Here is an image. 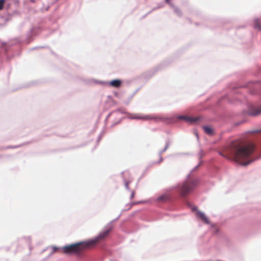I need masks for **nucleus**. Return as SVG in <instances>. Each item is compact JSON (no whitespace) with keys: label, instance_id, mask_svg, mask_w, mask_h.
Segmentation results:
<instances>
[{"label":"nucleus","instance_id":"nucleus-1","mask_svg":"<svg viewBox=\"0 0 261 261\" xmlns=\"http://www.w3.org/2000/svg\"><path fill=\"white\" fill-rule=\"evenodd\" d=\"M203 153V151L201 150L199 153V163L187 175L186 179L182 183H178L176 187L173 188L174 190L171 194H163L156 198L155 203L159 207L165 210H173L180 199H186L189 195L194 193L198 186L199 180L196 178H190V176L200 165Z\"/></svg>","mask_w":261,"mask_h":261},{"label":"nucleus","instance_id":"nucleus-2","mask_svg":"<svg viewBox=\"0 0 261 261\" xmlns=\"http://www.w3.org/2000/svg\"><path fill=\"white\" fill-rule=\"evenodd\" d=\"M41 26H32L26 33L25 39L20 40L14 38L7 42H2V49L8 60H10L15 56L20 55L21 46L24 44H29L33 41L35 38L42 31Z\"/></svg>","mask_w":261,"mask_h":261},{"label":"nucleus","instance_id":"nucleus-3","mask_svg":"<svg viewBox=\"0 0 261 261\" xmlns=\"http://www.w3.org/2000/svg\"><path fill=\"white\" fill-rule=\"evenodd\" d=\"M109 233V230L101 231L94 238L86 240L83 241L77 242L70 244H66L62 247V250L66 254L77 253L81 250V245H83L87 247L95 243L98 240L103 238Z\"/></svg>","mask_w":261,"mask_h":261},{"label":"nucleus","instance_id":"nucleus-4","mask_svg":"<svg viewBox=\"0 0 261 261\" xmlns=\"http://www.w3.org/2000/svg\"><path fill=\"white\" fill-rule=\"evenodd\" d=\"M245 97L241 89L233 87L228 90V91L222 96L217 98L214 104L217 108H221L223 102H227L231 104H234L237 102H241L243 98Z\"/></svg>","mask_w":261,"mask_h":261},{"label":"nucleus","instance_id":"nucleus-5","mask_svg":"<svg viewBox=\"0 0 261 261\" xmlns=\"http://www.w3.org/2000/svg\"><path fill=\"white\" fill-rule=\"evenodd\" d=\"M195 216L197 219L201 220L206 224L210 225L211 229L213 230V234L216 236L220 240L225 243L227 245L229 243L230 240L228 237L221 231L220 227L216 224L211 222L209 218L203 212L201 211H197Z\"/></svg>","mask_w":261,"mask_h":261},{"label":"nucleus","instance_id":"nucleus-6","mask_svg":"<svg viewBox=\"0 0 261 261\" xmlns=\"http://www.w3.org/2000/svg\"><path fill=\"white\" fill-rule=\"evenodd\" d=\"M255 151V147L252 145L241 147L235 153L234 158L238 161L243 160L251 156Z\"/></svg>","mask_w":261,"mask_h":261},{"label":"nucleus","instance_id":"nucleus-7","mask_svg":"<svg viewBox=\"0 0 261 261\" xmlns=\"http://www.w3.org/2000/svg\"><path fill=\"white\" fill-rule=\"evenodd\" d=\"M172 61V60L168 59L163 61L161 64L142 74L141 78L146 81H148L156 72L167 66Z\"/></svg>","mask_w":261,"mask_h":261},{"label":"nucleus","instance_id":"nucleus-8","mask_svg":"<svg viewBox=\"0 0 261 261\" xmlns=\"http://www.w3.org/2000/svg\"><path fill=\"white\" fill-rule=\"evenodd\" d=\"M186 115L174 114L171 116L162 115H158V122H162L167 125L173 124L177 122V119L185 120Z\"/></svg>","mask_w":261,"mask_h":261},{"label":"nucleus","instance_id":"nucleus-9","mask_svg":"<svg viewBox=\"0 0 261 261\" xmlns=\"http://www.w3.org/2000/svg\"><path fill=\"white\" fill-rule=\"evenodd\" d=\"M125 119L130 120H153L155 122H158V115H144L139 113H130L126 116H124Z\"/></svg>","mask_w":261,"mask_h":261},{"label":"nucleus","instance_id":"nucleus-10","mask_svg":"<svg viewBox=\"0 0 261 261\" xmlns=\"http://www.w3.org/2000/svg\"><path fill=\"white\" fill-rule=\"evenodd\" d=\"M128 219L123 220L120 224V227L123 231L130 233L137 231L139 229V226L137 223H130L126 224Z\"/></svg>","mask_w":261,"mask_h":261},{"label":"nucleus","instance_id":"nucleus-11","mask_svg":"<svg viewBox=\"0 0 261 261\" xmlns=\"http://www.w3.org/2000/svg\"><path fill=\"white\" fill-rule=\"evenodd\" d=\"M247 110L245 114L251 116H256L261 114V109H257L258 105L250 101L247 102Z\"/></svg>","mask_w":261,"mask_h":261},{"label":"nucleus","instance_id":"nucleus-12","mask_svg":"<svg viewBox=\"0 0 261 261\" xmlns=\"http://www.w3.org/2000/svg\"><path fill=\"white\" fill-rule=\"evenodd\" d=\"M123 81L120 79H115L109 81H102V86H109L111 87L119 88L122 84Z\"/></svg>","mask_w":261,"mask_h":261},{"label":"nucleus","instance_id":"nucleus-13","mask_svg":"<svg viewBox=\"0 0 261 261\" xmlns=\"http://www.w3.org/2000/svg\"><path fill=\"white\" fill-rule=\"evenodd\" d=\"M127 209H125L123 208L121 210V213L118 216V217L117 218H116L115 219L112 220V221H111L105 227V228L101 230V231H104V230H109V232L110 231V230L112 229V228H113V225L112 224L113 223H114L115 222H116V221H117L119 218L122 216V213L123 212H125V211H128L129 210H130L132 207V205L130 203H128L126 205H125V207H127Z\"/></svg>","mask_w":261,"mask_h":261},{"label":"nucleus","instance_id":"nucleus-14","mask_svg":"<svg viewBox=\"0 0 261 261\" xmlns=\"http://www.w3.org/2000/svg\"><path fill=\"white\" fill-rule=\"evenodd\" d=\"M82 81L84 83V84L89 86L102 85V81L94 78H83Z\"/></svg>","mask_w":261,"mask_h":261},{"label":"nucleus","instance_id":"nucleus-15","mask_svg":"<svg viewBox=\"0 0 261 261\" xmlns=\"http://www.w3.org/2000/svg\"><path fill=\"white\" fill-rule=\"evenodd\" d=\"M187 122H189V124H194L198 122H200L203 120L202 117L198 116L195 117H192L189 116H186L185 117V120Z\"/></svg>","mask_w":261,"mask_h":261},{"label":"nucleus","instance_id":"nucleus-16","mask_svg":"<svg viewBox=\"0 0 261 261\" xmlns=\"http://www.w3.org/2000/svg\"><path fill=\"white\" fill-rule=\"evenodd\" d=\"M202 127L204 133L208 136H213L216 134L214 128L210 125H203Z\"/></svg>","mask_w":261,"mask_h":261},{"label":"nucleus","instance_id":"nucleus-17","mask_svg":"<svg viewBox=\"0 0 261 261\" xmlns=\"http://www.w3.org/2000/svg\"><path fill=\"white\" fill-rule=\"evenodd\" d=\"M20 13L17 10H13L12 12H8L7 17L5 19L6 21L10 20L13 16L19 15Z\"/></svg>","mask_w":261,"mask_h":261},{"label":"nucleus","instance_id":"nucleus-18","mask_svg":"<svg viewBox=\"0 0 261 261\" xmlns=\"http://www.w3.org/2000/svg\"><path fill=\"white\" fill-rule=\"evenodd\" d=\"M253 28L254 29L261 31V23L260 22L259 18H255L253 20Z\"/></svg>","mask_w":261,"mask_h":261},{"label":"nucleus","instance_id":"nucleus-19","mask_svg":"<svg viewBox=\"0 0 261 261\" xmlns=\"http://www.w3.org/2000/svg\"><path fill=\"white\" fill-rule=\"evenodd\" d=\"M141 89V87H139L138 88H137L135 91L130 96L128 97L127 99L124 101L123 103L126 106H128L129 104V102L130 101V100H132V99L133 98V97L135 95V94Z\"/></svg>","mask_w":261,"mask_h":261},{"label":"nucleus","instance_id":"nucleus-20","mask_svg":"<svg viewBox=\"0 0 261 261\" xmlns=\"http://www.w3.org/2000/svg\"><path fill=\"white\" fill-rule=\"evenodd\" d=\"M171 8H173V11L176 15H177L179 17L182 16V11L179 7L176 6L174 5V7H172Z\"/></svg>","mask_w":261,"mask_h":261},{"label":"nucleus","instance_id":"nucleus-21","mask_svg":"<svg viewBox=\"0 0 261 261\" xmlns=\"http://www.w3.org/2000/svg\"><path fill=\"white\" fill-rule=\"evenodd\" d=\"M169 146H170V141H169V140H167L166 141V144H165V147H163V149L159 152V153H158L159 156L162 155V154L167 150V149L169 148Z\"/></svg>","mask_w":261,"mask_h":261},{"label":"nucleus","instance_id":"nucleus-22","mask_svg":"<svg viewBox=\"0 0 261 261\" xmlns=\"http://www.w3.org/2000/svg\"><path fill=\"white\" fill-rule=\"evenodd\" d=\"M118 112L122 114H125L127 115L128 114H130V113H129V112H127L126 111H125V108H123V109L122 108H118L114 111V112Z\"/></svg>","mask_w":261,"mask_h":261},{"label":"nucleus","instance_id":"nucleus-23","mask_svg":"<svg viewBox=\"0 0 261 261\" xmlns=\"http://www.w3.org/2000/svg\"><path fill=\"white\" fill-rule=\"evenodd\" d=\"M123 180L124 181V186H125V189L128 191H131V190L129 187V184H130V181H127L125 179V177L123 176Z\"/></svg>","mask_w":261,"mask_h":261},{"label":"nucleus","instance_id":"nucleus-24","mask_svg":"<svg viewBox=\"0 0 261 261\" xmlns=\"http://www.w3.org/2000/svg\"><path fill=\"white\" fill-rule=\"evenodd\" d=\"M105 132H106V131L104 129L101 130V132H100V133L99 134V136H98V137L97 138V140H96L97 144H98L99 142L100 141L102 137L105 135Z\"/></svg>","mask_w":261,"mask_h":261},{"label":"nucleus","instance_id":"nucleus-25","mask_svg":"<svg viewBox=\"0 0 261 261\" xmlns=\"http://www.w3.org/2000/svg\"><path fill=\"white\" fill-rule=\"evenodd\" d=\"M22 146H23L22 144H19L18 145H8V146H5V148L6 149H15V148H19Z\"/></svg>","mask_w":261,"mask_h":261},{"label":"nucleus","instance_id":"nucleus-26","mask_svg":"<svg viewBox=\"0 0 261 261\" xmlns=\"http://www.w3.org/2000/svg\"><path fill=\"white\" fill-rule=\"evenodd\" d=\"M255 160V159H250L246 162L243 163L241 165L243 166H247L250 165V164H251Z\"/></svg>","mask_w":261,"mask_h":261},{"label":"nucleus","instance_id":"nucleus-27","mask_svg":"<svg viewBox=\"0 0 261 261\" xmlns=\"http://www.w3.org/2000/svg\"><path fill=\"white\" fill-rule=\"evenodd\" d=\"M125 119V117H121V118L120 119H119L118 121H116L115 123H113V124L111 125V127H114V126H115V125H117V124H119V123H120L122 122V121L123 119Z\"/></svg>","mask_w":261,"mask_h":261},{"label":"nucleus","instance_id":"nucleus-28","mask_svg":"<svg viewBox=\"0 0 261 261\" xmlns=\"http://www.w3.org/2000/svg\"><path fill=\"white\" fill-rule=\"evenodd\" d=\"M47 47H48V46L47 45L36 46L31 48L30 49V51H32V50H35V49H40V48H47Z\"/></svg>","mask_w":261,"mask_h":261},{"label":"nucleus","instance_id":"nucleus-29","mask_svg":"<svg viewBox=\"0 0 261 261\" xmlns=\"http://www.w3.org/2000/svg\"><path fill=\"white\" fill-rule=\"evenodd\" d=\"M164 6V4L163 2L159 3L158 4V6L156 7H154L152 9V11H154L156 9L163 8Z\"/></svg>","mask_w":261,"mask_h":261},{"label":"nucleus","instance_id":"nucleus-30","mask_svg":"<svg viewBox=\"0 0 261 261\" xmlns=\"http://www.w3.org/2000/svg\"><path fill=\"white\" fill-rule=\"evenodd\" d=\"M62 247H58L56 246H52V251L51 252V254H53L55 251L57 250H62Z\"/></svg>","mask_w":261,"mask_h":261},{"label":"nucleus","instance_id":"nucleus-31","mask_svg":"<svg viewBox=\"0 0 261 261\" xmlns=\"http://www.w3.org/2000/svg\"><path fill=\"white\" fill-rule=\"evenodd\" d=\"M165 3L169 5V6L171 8L172 7H174V4L172 3V0H164Z\"/></svg>","mask_w":261,"mask_h":261},{"label":"nucleus","instance_id":"nucleus-32","mask_svg":"<svg viewBox=\"0 0 261 261\" xmlns=\"http://www.w3.org/2000/svg\"><path fill=\"white\" fill-rule=\"evenodd\" d=\"M7 0H0V10L4 8V4Z\"/></svg>","mask_w":261,"mask_h":261},{"label":"nucleus","instance_id":"nucleus-33","mask_svg":"<svg viewBox=\"0 0 261 261\" xmlns=\"http://www.w3.org/2000/svg\"><path fill=\"white\" fill-rule=\"evenodd\" d=\"M159 160L157 161L153 162V164H159L164 161V158H163L161 155L159 156Z\"/></svg>","mask_w":261,"mask_h":261},{"label":"nucleus","instance_id":"nucleus-34","mask_svg":"<svg viewBox=\"0 0 261 261\" xmlns=\"http://www.w3.org/2000/svg\"><path fill=\"white\" fill-rule=\"evenodd\" d=\"M146 202L145 200H140V201H137V202H132L130 203L131 205H134V204H138V203H145Z\"/></svg>","mask_w":261,"mask_h":261},{"label":"nucleus","instance_id":"nucleus-35","mask_svg":"<svg viewBox=\"0 0 261 261\" xmlns=\"http://www.w3.org/2000/svg\"><path fill=\"white\" fill-rule=\"evenodd\" d=\"M11 4L8 3L6 1L5 4H4V8H5L7 10L9 9L10 8Z\"/></svg>","mask_w":261,"mask_h":261},{"label":"nucleus","instance_id":"nucleus-36","mask_svg":"<svg viewBox=\"0 0 261 261\" xmlns=\"http://www.w3.org/2000/svg\"><path fill=\"white\" fill-rule=\"evenodd\" d=\"M114 113V111L113 112H111L110 113H109L108 115L106 116V118H105V121L106 123H107V122L108 121L109 118L110 117V116H111V115Z\"/></svg>","mask_w":261,"mask_h":261},{"label":"nucleus","instance_id":"nucleus-37","mask_svg":"<svg viewBox=\"0 0 261 261\" xmlns=\"http://www.w3.org/2000/svg\"><path fill=\"white\" fill-rule=\"evenodd\" d=\"M113 94L115 95V97L117 98L120 99L121 98V95L117 91H114Z\"/></svg>","mask_w":261,"mask_h":261},{"label":"nucleus","instance_id":"nucleus-38","mask_svg":"<svg viewBox=\"0 0 261 261\" xmlns=\"http://www.w3.org/2000/svg\"><path fill=\"white\" fill-rule=\"evenodd\" d=\"M130 192V199H133L135 196V192L134 191L131 190V191H129Z\"/></svg>","mask_w":261,"mask_h":261},{"label":"nucleus","instance_id":"nucleus-39","mask_svg":"<svg viewBox=\"0 0 261 261\" xmlns=\"http://www.w3.org/2000/svg\"><path fill=\"white\" fill-rule=\"evenodd\" d=\"M192 211H195V212H196V213L197 212V211H200V210L198 208V207H197V206H194L192 207Z\"/></svg>","mask_w":261,"mask_h":261},{"label":"nucleus","instance_id":"nucleus-40","mask_svg":"<svg viewBox=\"0 0 261 261\" xmlns=\"http://www.w3.org/2000/svg\"><path fill=\"white\" fill-rule=\"evenodd\" d=\"M154 164H153V162L152 163H150L148 166L147 167H146V170H148L149 168H151V167H152Z\"/></svg>","mask_w":261,"mask_h":261},{"label":"nucleus","instance_id":"nucleus-41","mask_svg":"<svg viewBox=\"0 0 261 261\" xmlns=\"http://www.w3.org/2000/svg\"><path fill=\"white\" fill-rule=\"evenodd\" d=\"M13 3L16 5V6H18L19 4V0H13Z\"/></svg>","mask_w":261,"mask_h":261},{"label":"nucleus","instance_id":"nucleus-42","mask_svg":"<svg viewBox=\"0 0 261 261\" xmlns=\"http://www.w3.org/2000/svg\"><path fill=\"white\" fill-rule=\"evenodd\" d=\"M243 122H244L243 121H240L236 122L235 124L236 126H239V125L242 124Z\"/></svg>","mask_w":261,"mask_h":261},{"label":"nucleus","instance_id":"nucleus-43","mask_svg":"<svg viewBox=\"0 0 261 261\" xmlns=\"http://www.w3.org/2000/svg\"><path fill=\"white\" fill-rule=\"evenodd\" d=\"M58 1H59V0H55L54 2H53L51 3V5H54V4L57 3Z\"/></svg>","mask_w":261,"mask_h":261},{"label":"nucleus","instance_id":"nucleus-44","mask_svg":"<svg viewBox=\"0 0 261 261\" xmlns=\"http://www.w3.org/2000/svg\"><path fill=\"white\" fill-rule=\"evenodd\" d=\"M50 7V5L47 6L46 7V8L45 9V11H48Z\"/></svg>","mask_w":261,"mask_h":261},{"label":"nucleus","instance_id":"nucleus-45","mask_svg":"<svg viewBox=\"0 0 261 261\" xmlns=\"http://www.w3.org/2000/svg\"><path fill=\"white\" fill-rule=\"evenodd\" d=\"M124 171H122V172H121V177H122V179H123V177H124V175H123V174H124Z\"/></svg>","mask_w":261,"mask_h":261},{"label":"nucleus","instance_id":"nucleus-46","mask_svg":"<svg viewBox=\"0 0 261 261\" xmlns=\"http://www.w3.org/2000/svg\"><path fill=\"white\" fill-rule=\"evenodd\" d=\"M195 136H196V137H197V139H198V137H198V133H197V132H196L195 133Z\"/></svg>","mask_w":261,"mask_h":261},{"label":"nucleus","instance_id":"nucleus-47","mask_svg":"<svg viewBox=\"0 0 261 261\" xmlns=\"http://www.w3.org/2000/svg\"><path fill=\"white\" fill-rule=\"evenodd\" d=\"M259 131H260V129H255V130H253V132L256 133V132H259Z\"/></svg>","mask_w":261,"mask_h":261},{"label":"nucleus","instance_id":"nucleus-48","mask_svg":"<svg viewBox=\"0 0 261 261\" xmlns=\"http://www.w3.org/2000/svg\"><path fill=\"white\" fill-rule=\"evenodd\" d=\"M6 149V148H5V147H4V146L0 147V150H3V149Z\"/></svg>","mask_w":261,"mask_h":261},{"label":"nucleus","instance_id":"nucleus-49","mask_svg":"<svg viewBox=\"0 0 261 261\" xmlns=\"http://www.w3.org/2000/svg\"><path fill=\"white\" fill-rule=\"evenodd\" d=\"M143 174L141 175V177L139 178L137 184L139 182L140 180L141 179V178L143 177Z\"/></svg>","mask_w":261,"mask_h":261},{"label":"nucleus","instance_id":"nucleus-50","mask_svg":"<svg viewBox=\"0 0 261 261\" xmlns=\"http://www.w3.org/2000/svg\"><path fill=\"white\" fill-rule=\"evenodd\" d=\"M153 11H152V9H151L150 11H148V13H147V14H148H148H150V13H151L152 12H153Z\"/></svg>","mask_w":261,"mask_h":261},{"label":"nucleus","instance_id":"nucleus-51","mask_svg":"<svg viewBox=\"0 0 261 261\" xmlns=\"http://www.w3.org/2000/svg\"><path fill=\"white\" fill-rule=\"evenodd\" d=\"M108 98L109 99H111V98H112V96L111 95H109V96H108Z\"/></svg>","mask_w":261,"mask_h":261},{"label":"nucleus","instance_id":"nucleus-52","mask_svg":"<svg viewBox=\"0 0 261 261\" xmlns=\"http://www.w3.org/2000/svg\"><path fill=\"white\" fill-rule=\"evenodd\" d=\"M147 15H148V14H147V13H146V14H145V15L142 17V18H145V17H146Z\"/></svg>","mask_w":261,"mask_h":261},{"label":"nucleus","instance_id":"nucleus-53","mask_svg":"<svg viewBox=\"0 0 261 261\" xmlns=\"http://www.w3.org/2000/svg\"><path fill=\"white\" fill-rule=\"evenodd\" d=\"M59 8V6L57 7L55 9V11H56Z\"/></svg>","mask_w":261,"mask_h":261},{"label":"nucleus","instance_id":"nucleus-54","mask_svg":"<svg viewBox=\"0 0 261 261\" xmlns=\"http://www.w3.org/2000/svg\"><path fill=\"white\" fill-rule=\"evenodd\" d=\"M239 28H244V26H239Z\"/></svg>","mask_w":261,"mask_h":261},{"label":"nucleus","instance_id":"nucleus-55","mask_svg":"<svg viewBox=\"0 0 261 261\" xmlns=\"http://www.w3.org/2000/svg\"><path fill=\"white\" fill-rule=\"evenodd\" d=\"M53 254H51V253H49V254L48 255V256H50L51 255H52Z\"/></svg>","mask_w":261,"mask_h":261},{"label":"nucleus","instance_id":"nucleus-56","mask_svg":"<svg viewBox=\"0 0 261 261\" xmlns=\"http://www.w3.org/2000/svg\"><path fill=\"white\" fill-rule=\"evenodd\" d=\"M110 261H116V260L111 259Z\"/></svg>","mask_w":261,"mask_h":261},{"label":"nucleus","instance_id":"nucleus-57","mask_svg":"<svg viewBox=\"0 0 261 261\" xmlns=\"http://www.w3.org/2000/svg\"><path fill=\"white\" fill-rule=\"evenodd\" d=\"M128 207V206H127V207H125V209H127V207Z\"/></svg>","mask_w":261,"mask_h":261},{"label":"nucleus","instance_id":"nucleus-58","mask_svg":"<svg viewBox=\"0 0 261 261\" xmlns=\"http://www.w3.org/2000/svg\"><path fill=\"white\" fill-rule=\"evenodd\" d=\"M34 2V0H32V2Z\"/></svg>","mask_w":261,"mask_h":261},{"label":"nucleus","instance_id":"nucleus-59","mask_svg":"<svg viewBox=\"0 0 261 261\" xmlns=\"http://www.w3.org/2000/svg\"><path fill=\"white\" fill-rule=\"evenodd\" d=\"M34 2V0H32V2Z\"/></svg>","mask_w":261,"mask_h":261},{"label":"nucleus","instance_id":"nucleus-60","mask_svg":"<svg viewBox=\"0 0 261 261\" xmlns=\"http://www.w3.org/2000/svg\"><path fill=\"white\" fill-rule=\"evenodd\" d=\"M147 0H145V1H147Z\"/></svg>","mask_w":261,"mask_h":261}]
</instances>
